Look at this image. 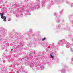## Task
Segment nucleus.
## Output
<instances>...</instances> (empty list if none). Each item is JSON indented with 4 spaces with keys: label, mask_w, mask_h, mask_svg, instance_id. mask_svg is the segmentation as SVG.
Masks as SVG:
<instances>
[{
    "label": "nucleus",
    "mask_w": 73,
    "mask_h": 73,
    "mask_svg": "<svg viewBox=\"0 0 73 73\" xmlns=\"http://www.w3.org/2000/svg\"><path fill=\"white\" fill-rule=\"evenodd\" d=\"M1 19H3V20L4 21H7V20H6V19H7V17H6L5 16H3V17H1Z\"/></svg>",
    "instance_id": "f257e3e1"
},
{
    "label": "nucleus",
    "mask_w": 73,
    "mask_h": 73,
    "mask_svg": "<svg viewBox=\"0 0 73 73\" xmlns=\"http://www.w3.org/2000/svg\"><path fill=\"white\" fill-rule=\"evenodd\" d=\"M0 15L1 16V17H3L4 16L3 15H4V13H0Z\"/></svg>",
    "instance_id": "f03ea898"
},
{
    "label": "nucleus",
    "mask_w": 73,
    "mask_h": 73,
    "mask_svg": "<svg viewBox=\"0 0 73 73\" xmlns=\"http://www.w3.org/2000/svg\"><path fill=\"white\" fill-rule=\"evenodd\" d=\"M51 56L52 58V60H53V58H54L53 56L51 55Z\"/></svg>",
    "instance_id": "7ed1b4c3"
},
{
    "label": "nucleus",
    "mask_w": 73,
    "mask_h": 73,
    "mask_svg": "<svg viewBox=\"0 0 73 73\" xmlns=\"http://www.w3.org/2000/svg\"><path fill=\"white\" fill-rule=\"evenodd\" d=\"M46 39V38H44L42 39V41H44V40H45V39Z\"/></svg>",
    "instance_id": "20e7f679"
},
{
    "label": "nucleus",
    "mask_w": 73,
    "mask_h": 73,
    "mask_svg": "<svg viewBox=\"0 0 73 73\" xmlns=\"http://www.w3.org/2000/svg\"><path fill=\"white\" fill-rule=\"evenodd\" d=\"M10 20H11V19H9V20H8L9 21H10Z\"/></svg>",
    "instance_id": "39448f33"
}]
</instances>
